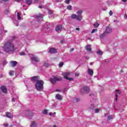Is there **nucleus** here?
<instances>
[{
  "label": "nucleus",
  "mask_w": 127,
  "mask_h": 127,
  "mask_svg": "<svg viewBox=\"0 0 127 127\" xmlns=\"http://www.w3.org/2000/svg\"><path fill=\"white\" fill-rule=\"evenodd\" d=\"M15 38V37H12V39L8 40L3 47V49L6 53H12L15 50V47L12 42V40Z\"/></svg>",
  "instance_id": "nucleus-1"
},
{
  "label": "nucleus",
  "mask_w": 127,
  "mask_h": 127,
  "mask_svg": "<svg viewBox=\"0 0 127 127\" xmlns=\"http://www.w3.org/2000/svg\"><path fill=\"white\" fill-rule=\"evenodd\" d=\"M77 15L75 14H73L71 15V18L72 19H76L78 21H81L83 16H82V13H83V11L79 10L76 12Z\"/></svg>",
  "instance_id": "nucleus-2"
},
{
  "label": "nucleus",
  "mask_w": 127,
  "mask_h": 127,
  "mask_svg": "<svg viewBox=\"0 0 127 127\" xmlns=\"http://www.w3.org/2000/svg\"><path fill=\"white\" fill-rule=\"evenodd\" d=\"M44 82L42 80H37L35 87L37 91H43V85Z\"/></svg>",
  "instance_id": "nucleus-3"
},
{
  "label": "nucleus",
  "mask_w": 127,
  "mask_h": 127,
  "mask_svg": "<svg viewBox=\"0 0 127 127\" xmlns=\"http://www.w3.org/2000/svg\"><path fill=\"white\" fill-rule=\"evenodd\" d=\"M70 72H64L63 73V76L64 77V79H66V80L68 81H73L74 78L68 77L70 76Z\"/></svg>",
  "instance_id": "nucleus-4"
},
{
  "label": "nucleus",
  "mask_w": 127,
  "mask_h": 127,
  "mask_svg": "<svg viewBox=\"0 0 127 127\" xmlns=\"http://www.w3.org/2000/svg\"><path fill=\"white\" fill-rule=\"evenodd\" d=\"M29 56L30 57L32 61H34V62H36V63H37V62H39V58H38L37 57L34 56L33 55L31 54H29Z\"/></svg>",
  "instance_id": "nucleus-5"
},
{
  "label": "nucleus",
  "mask_w": 127,
  "mask_h": 127,
  "mask_svg": "<svg viewBox=\"0 0 127 127\" xmlns=\"http://www.w3.org/2000/svg\"><path fill=\"white\" fill-rule=\"evenodd\" d=\"M89 87L87 86H84L81 89V92L83 93L84 94H87L89 93Z\"/></svg>",
  "instance_id": "nucleus-6"
},
{
  "label": "nucleus",
  "mask_w": 127,
  "mask_h": 127,
  "mask_svg": "<svg viewBox=\"0 0 127 127\" xmlns=\"http://www.w3.org/2000/svg\"><path fill=\"white\" fill-rule=\"evenodd\" d=\"M112 30L111 27L108 26L106 28V31H105L104 32H105L106 34H109L110 33H112Z\"/></svg>",
  "instance_id": "nucleus-7"
},
{
  "label": "nucleus",
  "mask_w": 127,
  "mask_h": 127,
  "mask_svg": "<svg viewBox=\"0 0 127 127\" xmlns=\"http://www.w3.org/2000/svg\"><path fill=\"white\" fill-rule=\"evenodd\" d=\"M0 89L1 91H2L3 93H4L5 94H6V93H7V89H6V87L5 86H1Z\"/></svg>",
  "instance_id": "nucleus-8"
},
{
  "label": "nucleus",
  "mask_w": 127,
  "mask_h": 127,
  "mask_svg": "<svg viewBox=\"0 0 127 127\" xmlns=\"http://www.w3.org/2000/svg\"><path fill=\"white\" fill-rule=\"evenodd\" d=\"M50 53L51 54H53L54 53H57V50L54 48H52L50 49Z\"/></svg>",
  "instance_id": "nucleus-9"
},
{
  "label": "nucleus",
  "mask_w": 127,
  "mask_h": 127,
  "mask_svg": "<svg viewBox=\"0 0 127 127\" xmlns=\"http://www.w3.org/2000/svg\"><path fill=\"white\" fill-rule=\"evenodd\" d=\"M60 30H62V25H58L56 27V31H57L58 32L60 31Z\"/></svg>",
  "instance_id": "nucleus-10"
},
{
  "label": "nucleus",
  "mask_w": 127,
  "mask_h": 127,
  "mask_svg": "<svg viewBox=\"0 0 127 127\" xmlns=\"http://www.w3.org/2000/svg\"><path fill=\"white\" fill-rule=\"evenodd\" d=\"M56 99L59 100V101H62L63 98H62V96H61L60 94H57L56 95Z\"/></svg>",
  "instance_id": "nucleus-11"
},
{
  "label": "nucleus",
  "mask_w": 127,
  "mask_h": 127,
  "mask_svg": "<svg viewBox=\"0 0 127 127\" xmlns=\"http://www.w3.org/2000/svg\"><path fill=\"white\" fill-rule=\"evenodd\" d=\"M5 114H6V117L7 118H8L9 119H11V118H12L13 117L12 114H11V113L6 112Z\"/></svg>",
  "instance_id": "nucleus-12"
},
{
  "label": "nucleus",
  "mask_w": 127,
  "mask_h": 127,
  "mask_svg": "<svg viewBox=\"0 0 127 127\" xmlns=\"http://www.w3.org/2000/svg\"><path fill=\"white\" fill-rule=\"evenodd\" d=\"M10 63L11 66H12V67H15V66H16V64H17V62L15 61H11Z\"/></svg>",
  "instance_id": "nucleus-13"
},
{
  "label": "nucleus",
  "mask_w": 127,
  "mask_h": 127,
  "mask_svg": "<svg viewBox=\"0 0 127 127\" xmlns=\"http://www.w3.org/2000/svg\"><path fill=\"white\" fill-rule=\"evenodd\" d=\"M105 117H108V120H112L113 119V115H109V114H105Z\"/></svg>",
  "instance_id": "nucleus-14"
},
{
  "label": "nucleus",
  "mask_w": 127,
  "mask_h": 127,
  "mask_svg": "<svg viewBox=\"0 0 127 127\" xmlns=\"http://www.w3.org/2000/svg\"><path fill=\"white\" fill-rule=\"evenodd\" d=\"M85 49H86V50H87V51H88V52H90V51H91V45H87L86 46Z\"/></svg>",
  "instance_id": "nucleus-15"
},
{
  "label": "nucleus",
  "mask_w": 127,
  "mask_h": 127,
  "mask_svg": "<svg viewBox=\"0 0 127 127\" xmlns=\"http://www.w3.org/2000/svg\"><path fill=\"white\" fill-rule=\"evenodd\" d=\"M88 73L89 75H90V76H93V74H94V71H93V69H88Z\"/></svg>",
  "instance_id": "nucleus-16"
},
{
  "label": "nucleus",
  "mask_w": 127,
  "mask_h": 127,
  "mask_svg": "<svg viewBox=\"0 0 127 127\" xmlns=\"http://www.w3.org/2000/svg\"><path fill=\"white\" fill-rule=\"evenodd\" d=\"M27 114H28V118H29V119H31V118H30V116L32 117V116H33V114L30 111L27 112Z\"/></svg>",
  "instance_id": "nucleus-17"
},
{
  "label": "nucleus",
  "mask_w": 127,
  "mask_h": 127,
  "mask_svg": "<svg viewBox=\"0 0 127 127\" xmlns=\"http://www.w3.org/2000/svg\"><path fill=\"white\" fill-rule=\"evenodd\" d=\"M38 79H39V76H33L31 78V80L32 81H37V80H38Z\"/></svg>",
  "instance_id": "nucleus-18"
},
{
  "label": "nucleus",
  "mask_w": 127,
  "mask_h": 127,
  "mask_svg": "<svg viewBox=\"0 0 127 127\" xmlns=\"http://www.w3.org/2000/svg\"><path fill=\"white\" fill-rule=\"evenodd\" d=\"M56 77L50 79V82L52 83V84H55V83H56Z\"/></svg>",
  "instance_id": "nucleus-19"
},
{
  "label": "nucleus",
  "mask_w": 127,
  "mask_h": 127,
  "mask_svg": "<svg viewBox=\"0 0 127 127\" xmlns=\"http://www.w3.org/2000/svg\"><path fill=\"white\" fill-rule=\"evenodd\" d=\"M31 127H37V124L35 122H33L31 125Z\"/></svg>",
  "instance_id": "nucleus-20"
},
{
  "label": "nucleus",
  "mask_w": 127,
  "mask_h": 127,
  "mask_svg": "<svg viewBox=\"0 0 127 127\" xmlns=\"http://www.w3.org/2000/svg\"><path fill=\"white\" fill-rule=\"evenodd\" d=\"M26 3L27 4H28V5H30V4L32 3V0H26Z\"/></svg>",
  "instance_id": "nucleus-21"
},
{
  "label": "nucleus",
  "mask_w": 127,
  "mask_h": 127,
  "mask_svg": "<svg viewBox=\"0 0 127 127\" xmlns=\"http://www.w3.org/2000/svg\"><path fill=\"white\" fill-rule=\"evenodd\" d=\"M116 93H115V96L116 97H118V95H120V94H121V91L117 89L116 90Z\"/></svg>",
  "instance_id": "nucleus-22"
},
{
  "label": "nucleus",
  "mask_w": 127,
  "mask_h": 127,
  "mask_svg": "<svg viewBox=\"0 0 127 127\" xmlns=\"http://www.w3.org/2000/svg\"><path fill=\"white\" fill-rule=\"evenodd\" d=\"M43 17H42V15L41 14H39V15H37V19H42Z\"/></svg>",
  "instance_id": "nucleus-23"
},
{
  "label": "nucleus",
  "mask_w": 127,
  "mask_h": 127,
  "mask_svg": "<svg viewBox=\"0 0 127 127\" xmlns=\"http://www.w3.org/2000/svg\"><path fill=\"white\" fill-rule=\"evenodd\" d=\"M107 34L106 33V32H104L103 34H101L100 36V38L102 39V38H104V37H105V36H106V35Z\"/></svg>",
  "instance_id": "nucleus-24"
},
{
  "label": "nucleus",
  "mask_w": 127,
  "mask_h": 127,
  "mask_svg": "<svg viewBox=\"0 0 127 127\" xmlns=\"http://www.w3.org/2000/svg\"><path fill=\"white\" fill-rule=\"evenodd\" d=\"M17 19L20 20L21 19V17H20V14L18 12L17 13Z\"/></svg>",
  "instance_id": "nucleus-25"
},
{
  "label": "nucleus",
  "mask_w": 127,
  "mask_h": 127,
  "mask_svg": "<svg viewBox=\"0 0 127 127\" xmlns=\"http://www.w3.org/2000/svg\"><path fill=\"white\" fill-rule=\"evenodd\" d=\"M9 75L10 76H13V75H14V71L13 70H11L9 72Z\"/></svg>",
  "instance_id": "nucleus-26"
},
{
  "label": "nucleus",
  "mask_w": 127,
  "mask_h": 127,
  "mask_svg": "<svg viewBox=\"0 0 127 127\" xmlns=\"http://www.w3.org/2000/svg\"><path fill=\"white\" fill-rule=\"evenodd\" d=\"M66 9H68V10H72V5H68L66 7Z\"/></svg>",
  "instance_id": "nucleus-27"
},
{
  "label": "nucleus",
  "mask_w": 127,
  "mask_h": 127,
  "mask_svg": "<svg viewBox=\"0 0 127 127\" xmlns=\"http://www.w3.org/2000/svg\"><path fill=\"white\" fill-rule=\"evenodd\" d=\"M19 54L21 56H25L26 55V53H24V52H20Z\"/></svg>",
  "instance_id": "nucleus-28"
},
{
  "label": "nucleus",
  "mask_w": 127,
  "mask_h": 127,
  "mask_svg": "<svg viewBox=\"0 0 127 127\" xmlns=\"http://www.w3.org/2000/svg\"><path fill=\"white\" fill-rule=\"evenodd\" d=\"M95 105L94 104H91L89 107V109L90 110H93L94 109H95Z\"/></svg>",
  "instance_id": "nucleus-29"
},
{
  "label": "nucleus",
  "mask_w": 127,
  "mask_h": 127,
  "mask_svg": "<svg viewBox=\"0 0 127 127\" xmlns=\"http://www.w3.org/2000/svg\"><path fill=\"white\" fill-rule=\"evenodd\" d=\"M56 80L57 81H62V77L59 76L58 77H56Z\"/></svg>",
  "instance_id": "nucleus-30"
},
{
  "label": "nucleus",
  "mask_w": 127,
  "mask_h": 127,
  "mask_svg": "<svg viewBox=\"0 0 127 127\" xmlns=\"http://www.w3.org/2000/svg\"><path fill=\"white\" fill-rule=\"evenodd\" d=\"M2 31H3V28L0 29V39L1 38V33H2Z\"/></svg>",
  "instance_id": "nucleus-31"
},
{
  "label": "nucleus",
  "mask_w": 127,
  "mask_h": 127,
  "mask_svg": "<svg viewBox=\"0 0 127 127\" xmlns=\"http://www.w3.org/2000/svg\"><path fill=\"white\" fill-rule=\"evenodd\" d=\"M70 1H71V0H65L64 2L65 3H66V4H69L70 3Z\"/></svg>",
  "instance_id": "nucleus-32"
},
{
  "label": "nucleus",
  "mask_w": 127,
  "mask_h": 127,
  "mask_svg": "<svg viewBox=\"0 0 127 127\" xmlns=\"http://www.w3.org/2000/svg\"><path fill=\"white\" fill-rule=\"evenodd\" d=\"M97 54H98L99 55H103V52H102V51H98Z\"/></svg>",
  "instance_id": "nucleus-33"
},
{
  "label": "nucleus",
  "mask_w": 127,
  "mask_h": 127,
  "mask_svg": "<svg viewBox=\"0 0 127 127\" xmlns=\"http://www.w3.org/2000/svg\"><path fill=\"white\" fill-rule=\"evenodd\" d=\"M95 114H98V113H99L100 112V109H96L94 111Z\"/></svg>",
  "instance_id": "nucleus-34"
},
{
  "label": "nucleus",
  "mask_w": 127,
  "mask_h": 127,
  "mask_svg": "<svg viewBox=\"0 0 127 127\" xmlns=\"http://www.w3.org/2000/svg\"><path fill=\"white\" fill-rule=\"evenodd\" d=\"M96 31H98V29H94L92 30L91 31V33H95V32H96Z\"/></svg>",
  "instance_id": "nucleus-35"
},
{
  "label": "nucleus",
  "mask_w": 127,
  "mask_h": 127,
  "mask_svg": "<svg viewBox=\"0 0 127 127\" xmlns=\"http://www.w3.org/2000/svg\"><path fill=\"white\" fill-rule=\"evenodd\" d=\"M94 27L97 28V27H98L99 26V23H96L94 24Z\"/></svg>",
  "instance_id": "nucleus-36"
},
{
  "label": "nucleus",
  "mask_w": 127,
  "mask_h": 127,
  "mask_svg": "<svg viewBox=\"0 0 127 127\" xmlns=\"http://www.w3.org/2000/svg\"><path fill=\"white\" fill-rule=\"evenodd\" d=\"M44 66L45 67H49V64H48V63H45Z\"/></svg>",
  "instance_id": "nucleus-37"
},
{
  "label": "nucleus",
  "mask_w": 127,
  "mask_h": 127,
  "mask_svg": "<svg viewBox=\"0 0 127 127\" xmlns=\"http://www.w3.org/2000/svg\"><path fill=\"white\" fill-rule=\"evenodd\" d=\"M14 24H15L16 26H18V22L17 21H14Z\"/></svg>",
  "instance_id": "nucleus-38"
},
{
  "label": "nucleus",
  "mask_w": 127,
  "mask_h": 127,
  "mask_svg": "<svg viewBox=\"0 0 127 127\" xmlns=\"http://www.w3.org/2000/svg\"><path fill=\"white\" fill-rule=\"evenodd\" d=\"M64 64L63 63H60L59 65V67L60 68H61V67H62V66H63Z\"/></svg>",
  "instance_id": "nucleus-39"
},
{
  "label": "nucleus",
  "mask_w": 127,
  "mask_h": 127,
  "mask_svg": "<svg viewBox=\"0 0 127 127\" xmlns=\"http://www.w3.org/2000/svg\"><path fill=\"white\" fill-rule=\"evenodd\" d=\"M49 115L50 116H53V115H56V113L54 112V113H51V112H50L49 114Z\"/></svg>",
  "instance_id": "nucleus-40"
},
{
  "label": "nucleus",
  "mask_w": 127,
  "mask_h": 127,
  "mask_svg": "<svg viewBox=\"0 0 127 127\" xmlns=\"http://www.w3.org/2000/svg\"><path fill=\"white\" fill-rule=\"evenodd\" d=\"M47 113H48L47 110H44V111H43V114L44 115H47Z\"/></svg>",
  "instance_id": "nucleus-41"
},
{
  "label": "nucleus",
  "mask_w": 127,
  "mask_h": 127,
  "mask_svg": "<svg viewBox=\"0 0 127 127\" xmlns=\"http://www.w3.org/2000/svg\"><path fill=\"white\" fill-rule=\"evenodd\" d=\"M75 76L76 77H79V76H80V73H78V72H76V73H75Z\"/></svg>",
  "instance_id": "nucleus-42"
},
{
  "label": "nucleus",
  "mask_w": 127,
  "mask_h": 127,
  "mask_svg": "<svg viewBox=\"0 0 127 127\" xmlns=\"http://www.w3.org/2000/svg\"><path fill=\"white\" fill-rule=\"evenodd\" d=\"M109 15L110 16H111V15H113V11L110 10L109 12Z\"/></svg>",
  "instance_id": "nucleus-43"
},
{
  "label": "nucleus",
  "mask_w": 127,
  "mask_h": 127,
  "mask_svg": "<svg viewBox=\"0 0 127 127\" xmlns=\"http://www.w3.org/2000/svg\"><path fill=\"white\" fill-rule=\"evenodd\" d=\"M6 64H7V62L6 61L3 62V65H6Z\"/></svg>",
  "instance_id": "nucleus-44"
},
{
  "label": "nucleus",
  "mask_w": 127,
  "mask_h": 127,
  "mask_svg": "<svg viewBox=\"0 0 127 127\" xmlns=\"http://www.w3.org/2000/svg\"><path fill=\"white\" fill-rule=\"evenodd\" d=\"M49 14H50V15H51V14H53L52 11H49Z\"/></svg>",
  "instance_id": "nucleus-45"
},
{
  "label": "nucleus",
  "mask_w": 127,
  "mask_h": 127,
  "mask_svg": "<svg viewBox=\"0 0 127 127\" xmlns=\"http://www.w3.org/2000/svg\"><path fill=\"white\" fill-rule=\"evenodd\" d=\"M39 8H43V6H42V5H39Z\"/></svg>",
  "instance_id": "nucleus-46"
},
{
  "label": "nucleus",
  "mask_w": 127,
  "mask_h": 127,
  "mask_svg": "<svg viewBox=\"0 0 127 127\" xmlns=\"http://www.w3.org/2000/svg\"><path fill=\"white\" fill-rule=\"evenodd\" d=\"M8 0H0V1H7Z\"/></svg>",
  "instance_id": "nucleus-47"
},
{
  "label": "nucleus",
  "mask_w": 127,
  "mask_h": 127,
  "mask_svg": "<svg viewBox=\"0 0 127 127\" xmlns=\"http://www.w3.org/2000/svg\"><path fill=\"white\" fill-rule=\"evenodd\" d=\"M3 126H4V127H7L8 125H7V124H4Z\"/></svg>",
  "instance_id": "nucleus-48"
},
{
  "label": "nucleus",
  "mask_w": 127,
  "mask_h": 127,
  "mask_svg": "<svg viewBox=\"0 0 127 127\" xmlns=\"http://www.w3.org/2000/svg\"><path fill=\"white\" fill-rule=\"evenodd\" d=\"M64 42H65V40H64L61 41V43H64Z\"/></svg>",
  "instance_id": "nucleus-49"
},
{
  "label": "nucleus",
  "mask_w": 127,
  "mask_h": 127,
  "mask_svg": "<svg viewBox=\"0 0 127 127\" xmlns=\"http://www.w3.org/2000/svg\"><path fill=\"white\" fill-rule=\"evenodd\" d=\"M12 102H15V99H14V98H12Z\"/></svg>",
  "instance_id": "nucleus-50"
},
{
  "label": "nucleus",
  "mask_w": 127,
  "mask_h": 127,
  "mask_svg": "<svg viewBox=\"0 0 127 127\" xmlns=\"http://www.w3.org/2000/svg\"><path fill=\"white\" fill-rule=\"evenodd\" d=\"M35 0V2H36V3H37L38 2V0Z\"/></svg>",
  "instance_id": "nucleus-51"
},
{
  "label": "nucleus",
  "mask_w": 127,
  "mask_h": 127,
  "mask_svg": "<svg viewBox=\"0 0 127 127\" xmlns=\"http://www.w3.org/2000/svg\"><path fill=\"white\" fill-rule=\"evenodd\" d=\"M122 1H123L124 2H127V0H122Z\"/></svg>",
  "instance_id": "nucleus-52"
},
{
  "label": "nucleus",
  "mask_w": 127,
  "mask_h": 127,
  "mask_svg": "<svg viewBox=\"0 0 127 127\" xmlns=\"http://www.w3.org/2000/svg\"><path fill=\"white\" fill-rule=\"evenodd\" d=\"M56 91L57 92H61V90H60V89H57Z\"/></svg>",
  "instance_id": "nucleus-53"
},
{
  "label": "nucleus",
  "mask_w": 127,
  "mask_h": 127,
  "mask_svg": "<svg viewBox=\"0 0 127 127\" xmlns=\"http://www.w3.org/2000/svg\"><path fill=\"white\" fill-rule=\"evenodd\" d=\"M124 17H125V18H127V14H125V15H124Z\"/></svg>",
  "instance_id": "nucleus-54"
},
{
  "label": "nucleus",
  "mask_w": 127,
  "mask_h": 127,
  "mask_svg": "<svg viewBox=\"0 0 127 127\" xmlns=\"http://www.w3.org/2000/svg\"><path fill=\"white\" fill-rule=\"evenodd\" d=\"M76 30L79 31L80 30V28H76Z\"/></svg>",
  "instance_id": "nucleus-55"
},
{
  "label": "nucleus",
  "mask_w": 127,
  "mask_h": 127,
  "mask_svg": "<svg viewBox=\"0 0 127 127\" xmlns=\"http://www.w3.org/2000/svg\"><path fill=\"white\" fill-rule=\"evenodd\" d=\"M105 62H109V60H106Z\"/></svg>",
  "instance_id": "nucleus-56"
},
{
  "label": "nucleus",
  "mask_w": 127,
  "mask_h": 127,
  "mask_svg": "<svg viewBox=\"0 0 127 127\" xmlns=\"http://www.w3.org/2000/svg\"><path fill=\"white\" fill-rule=\"evenodd\" d=\"M4 32H5V33H6V32H7V30H4Z\"/></svg>",
  "instance_id": "nucleus-57"
},
{
  "label": "nucleus",
  "mask_w": 127,
  "mask_h": 127,
  "mask_svg": "<svg viewBox=\"0 0 127 127\" xmlns=\"http://www.w3.org/2000/svg\"><path fill=\"white\" fill-rule=\"evenodd\" d=\"M74 51V49H72L70 51Z\"/></svg>",
  "instance_id": "nucleus-58"
},
{
  "label": "nucleus",
  "mask_w": 127,
  "mask_h": 127,
  "mask_svg": "<svg viewBox=\"0 0 127 127\" xmlns=\"http://www.w3.org/2000/svg\"><path fill=\"white\" fill-rule=\"evenodd\" d=\"M90 65H93V63H90Z\"/></svg>",
  "instance_id": "nucleus-59"
},
{
  "label": "nucleus",
  "mask_w": 127,
  "mask_h": 127,
  "mask_svg": "<svg viewBox=\"0 0 127 127\" xmlns=\"http://www.w3.org/2000/svg\"><path fill=\"white\" fill-rule=\"evenodd\" d=\"M117 21L116 20H114V22H116Z\"/></svg>",
  "instance_id": "nucleus-60"
},
{
  "label": "nucleus",
  "mask_w": 127,
  "mask_h": 127,
  "mask_svg": "<svg viewBox=\"0 0 127 127\" xmlns=\"http://www.w3.org/2000/svg\"><path fill=\"white\" fill-rule=\"evenodd\" d=\"M44 2V0H43V3Z\"/></svg>",
  "instance_id": "nucleus-61"
},
{
  "label": "nucleus",
  "mask_w": 127,
  "mask_h": 127,
  "mask_svg": "<svg viewBox=\"0 0 127 127\" xmlns=\"http://www.w3.org/2000/svg\"><path fill=\"white\" fill-rule=\"evenodd\" d=\"M116 101H117V100H118V98H116Z\"/></svg>",
  "instance_id": "nucleus-62"
},
{
  "label": "nucleus",
  "mask_w": 127,
  "mask_h": 127,
  "mask_svg": "<svg viewBox=\"0 0 127 127\" xmlns=\"http://www.w3.org/2000/svg\"><path fill=\"white\" fill-rule=\"evenodd\" d=\"M86 59H89V58H86Z\"/></svg>",
  "instance_id": "nucleus-63"
}]
</instances>
